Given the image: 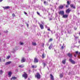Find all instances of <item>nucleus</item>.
Masks as SVG:
<instances>
[{
  "instance_id": "obj_1",
  "label": "nucleus",
  "mask_w": 80,
  "mask_h": 80,
  "mask_svg": "<svg viewBox=\"0 0 80 80\" xmlns=\"http://www.w3.org/2000/svg\"><path fill=\"white\" fill-rule=\"evenodd\" d=\"M35 77L38 78V79H40L41 78V76L39 73L38 72L35 75Z\"/></svg>"
},
{
  "instance_id": "obj_2",
  "label": "nucleus",
  "mask_w": 80,
  "mask_h": 80,
  "mask_svg": "<svg viewBox=\"0 0 80 80\" xmlns=\"http://www.w3.org/2000/svg\"><path fill=\"white\" fill-rule=\"evenodd\" d=\"M69 61L71 63H72V64H75L76 62L75 61H74L73 60H72V58H70Z\"/></svg>"
},
{
  "instance_id": "obj_3",
  "label": "nucleus",
  "mask_w": 80,
  "mask_h": 80,
  "mask_svg": "<svg viewBox=\"0 0 80 80\" xmlns=\"http://www.w3.org/2000/svg\"><path fill=\"white\" fill-rule=\"evenodd\" d=\"M24 74L22 75V77H24V78H27L28 77V75L25 72H24Z\"/></svg>"
},
{
  "instance_id": "obj_4",
  "label": "nucleus",
  "mask_w": 80,
  "mask_h": 80,
  "mask_svg": "<svg viewBox=\"0 0 80 80\" xmlns=\"http://www.w3.org/2000/svg\"><path fill=\"white\" fill-rule=\"evenodd\" d=\"M59 15H64V11H60L59 12Z\"/></svg>"
},
{
  "instance_id": "obj_5",
  "label": "nucleus",
  "mask_w": 80,
  "mask_h": 80,
  "mask_svg": "<svg viewBox=\"0 0 80 80\" xmlns=\"http://www.w3.org/2000/svg\"><path fill=\"white\" fill-rule=\"evenodd\" d=\"M34 63H38V60L37 58H35L34 60Z\"/></svg>"
},
{
  "instance_id": "obj_6",
  "label": "nucleus",
  "mask_w": 80,
  "mask_h": 80,
  "mask_svg": "<svg viewBox=\"0 0 80 80\" xmlns=\"http://www.w3.org/2000/svg\"><path fill=\"white\" fill-rule=\"evenodd\" d=\"M67 55L69 57H70V58H72V54H71L70 53H68L67 54Z\"/></svg>"
},
{
  "instance_id": "obj_7",
  "label": "nucleus",
  "mask_w": 80,
  "mask_h": 80,
  "mask_svg": "<svg viewBox=\"0 0 80 80\" xmlns=\"http://www.w3.org/2000/svg\"><path fill=\"white\" fill-rule=\"evenodd\" d=\"M50 79L51 80H54V77H53V75L52 74H51L50 75Z\"/></svg>"
},
{
  "instance_id": "obj_8",
  "label": "nucleus",
  "mask_w": 80,
  "mask_h": 80,
  "mask_svg": "<svg viewBox=\"0 0 80 80\" xmlns=\"http://www.w3.org/2000/svg\"><path fill=\"white\" fill-rule=\"evenodd\" d=\"M12 62L11 61H9L8 62H6V63L5 64V65H10V63H11Z\"/></svg>"
},
{
  "instance_id": "obj_9",
  "label": "nucleus",
  "mask_w": 80,
  "mask_h": 80,
  "mask_svg": "<svg viewBox=\"0 0 80 80\" xmlns=\"http://www.w3.org/2000/svg\"><path fill=\"white\" fill-rule=\"evenodd\" d=\"M52 47L53 45L52 44H51L50 46L49 47V50H51V49L52 48Z\"/></svg>"
},
{
  "instance_id": "obj_10",
  "label": "nucleus",
  "mask_w": 80,
  "mask_h": 80,
  "mask_svg": "<svg viewBox=\"0 0 80 80\" xmlns=\"http://www.w3.org/2000/svg\"><path fill=\"white\" fill-rule=\"evenodd\" d=\"M70 7L71 8H74V9H75L76 8L75 7V6H73V4H72L70 5Z\"/></svg>"
},
{
  "instance_id": "obj_11",
  "label": "nucleus",
  "mask_w": 80,
  "mask_h": 80,
  "mask_svg": "<svg viewBox=\"0 0 80 80\" xmlns=\"http://www.w3.org/2000/svg\"><path fill=\"white\" fill-rule=\"evenodd\" d=\"M3 8L4 10H5V9H9L10 7L9 6H6L3 7Z\"/></svg>"
},
{
  "instance_id": "obj_12",
  "label": "nucleus",
  "mask_w": 80,
  "mask_h": 80,
  "mask_svg": "<svg viewBox=\"0 0 80 80\" xmlns=\"http://www.w3.org/2000/svg\"><path fill=\"white\" fill-rule=\"evenodd\" d=\"M22 63H23V62H25V59L24 58H23L21 60Z\"/></svg>"
},
{
  "instance_id": "obj_13",
  "label": "nucleus",
  "mask_w": 80,
  "mask_h": 80,
  "mask_svg": "<svg viewBox=\"0 0 80 80\" xmlns=\"http://www.w3.org/2000/svg\"><path fill=\"white\" fill-rule=\"evenodd\" d=\"M17 79V77H15V76H14L13 77H12V78H11L10 79L11 80H16Z\"/></svg>"
},
{
  "instance_id": "obj_14",
  "label": "nucleus",
  "mask_w": 80,
  "mask_h": 80,
  "mask_svg": "<svg viewBox=\"0 0 80 80\" xmlns=\"http://www.w3.org/2000/svg\"><path fill=\"white\" fill-rule=\"evenodd\" d=\"M63 18H66L68 17V15H63L62 16Z\"/></svg>"
},
{
  "instance_id": "obj_15",
  "label": "nucleus",
  "mask_w": 80,
  "mask_h": 80,
  "mask_svg": "<svg viewBox=\"0 0 80 80\" xmlns=\"http://www.w3.org/2000/svg\"><path fill=\"white\" fill-rule=\"evenodd\" d=\"M12 73L11 72H8V75H9V77H10L12 75Z\"/></svg>"
},
{
  "instance_id": "obj_16",
  "label": "nucleus",
  "mask_w": 80,
  "mask_h": 80,
  "mask_svg": "<svg viewBox=\"0 0 80 80\" xmlns=\"http://www.w3.org/2000/svg\"><path fill=\"white\" fill-rule=\"evenodd\" d=\"M71 10H70V8H68L66 11V13H70V12Z\"/></svg>"
},
{
  "instance_id": "obj_17",
  "label": "nucleus",
  "mask_w": 80,
  "mask_h": 80,
  "mask_svg": "<svg viewBox=\"0 0 80 80\" xmlns=\"http://www.w3.org/2000/svg\"><path fill=\"white\" fill-rule=\"evenodd\" d=\"M40 27L41 29H43V25L42 24H40Z\"/></svg>"
},
{
  "instance_id": "obj_18",
  "label": "nucleus",
  "mask_w": 80,
  "mask_h": 80,
  "mask_svg": "<svg viewBox=\"0 0 80 80\" xmlns=\"http://www.w3.org/2000/svg\"><path fill=\"white\" fill-rule=\"evenodd\" d=\"M63 8V6L62 5H61L59 6V9H62Z\"/></svg>"
},
{
  "instance_id": "obj_19",
  "label": "nucleus",
  "mask_w": 80,
  "mask_h": 80,
  "mask_svg": "<svg viewBox=\"0 0 80 80\" xmlns=\"http://www.w3.org/2000/svg\"><path fill=\"white\" fill-rule=\"evenodd\" d=\"M60 77L61 78H62L63 77V74H60L59 75Z\"/></svg>"
},
{
  "instance_id": "obj_20",
  "label": "nucleus",
  "mask_w": 80,
  "mask_h": 80,
  "mask_svg": "<svg viewBox=\"0 0 80 80\" xmlns=\"http://www.w3.org/2000/svg\"><path fill=\"white\" fill-rule=\"evenodd\" d=\"M18 67H20V68H23V67H24V65H19L18 66Z\"/></svg>"
},
{
  "instance_id": "obj_21",
  "label": "nucleus",
  "mask_w": 80,
  "mask_h": 80,
  "mask_svg": "<svg viewBox=\"0 0 80 80\" xmlns=\"http://www.w3.org/2000/svg\"><path fill=\"white\" fill-rule=\"evenodd\" d=\"M76 54L78 55L79 56H80V52H78V51L76 52Z\"/></svg>"
},
{
  "instance_id": "obj_22",
  "label": "nucleus",
  "mask_w": 80,
  "mask_h": 80,
  "mask_svg": "<svg viewBox=\"0 0 80 80\" xmlns=\"http://www.w3.org/2000/svg\"><path fill=\"white\" fill-rule=\"evenodd\" d=\"M62 63L63 64H65L66 63V60H63L62 61Z\"/></svg>"
},
{
  "instance_id": "obj_23",
  "label": "nucleus",
  "mask_w": 80,
  "mask_h": 80,
  "mask_svg": "<svg viewBox=\"0 0 80 80\" xmlns=\"http://www.w3.org/2000/svg\"><path fill=\"white\" fill-rule=\"evenodd\" d=\"M32 45H34V46H35V45H37V43L36 42H32Z\"/></svg>"
},
{
  "instance_id": "obj_24",
  "label": "nucleus",
  "mask_w": 80,
  "mask_h": 80,
  "mask_svg": "<svg viewBox=\"0 0 80 80\" xmlns=\"http://www.w3.org/2000/svg\"><path fill=\"white\" fill-rule=\"evenodd\" d=\"M2 74H3V71H2V70H0V74L1 75H2Z\"/></svg>"
},
{
  "instance_id": "obj_25",
  "label": "nucleus",
  "mask_w": 80,
  "mask_h": 80,
  "mask_svg": "<svg viewBox=\"0 0 80 80\" xmlns=\"http://www.w3.org/2000/svg\"><path fill=\"white\" fill-rule=\"evenodd\" d=\"M74 36L75 37V40H77V39H78V37H76V36H75V35H74Z\"/></svg>"
},
{
  "instance_id": "obj_26",
  "label": "nucleus",
  "mask_w": 80,
  "mask_h": 80,
  "mask_svg": "<svg viewBox=\"0 0 80 80\" xmlns=\"http://www.w3.org/2000/svg\"><path fill=\"white\" fill-rule=\"evenodd\" d=\"M10 58V56H8L7 58H6V59L7 60H8V59H9V58Z\"/></svg>"
},
{
  "instance_id": "obj_27",
  "label": "nucleus",
  "mask_w": 80,
  "mask_h": 80,
  "mask_svg": "<svg viewBox=\"0 0 80 80\" xmlns=\"http://www.w3.org/2000/svg\"><path fill=\"white\" fill-rule=\"evenodd\" d=\"M42 56V58H45V56L44 55V53H43Z\"/></svg>"
},
{
  "instance_id": "obj_28",
  "label": "nucleus",
  "mask_w": 80,
  "mask_h": 80,
  "mask_svg": "<svg viewBox=\"0 0 80 80\" xmlns=\"http://www.w3.org/2000/svg\"><path fill=\"white\" fill-rule=\"evenodd\" d=\"M67 4L68 5H70V2L69 1H68L67 2Z\"/></svg>"
},
{
  "instance_id": "obj_29",
  "label": "nucleus",
  "mask_w": 80,
  "mask_h": 80,
  "mask_svg": "<svg viewBox=\"0 0 80 80\" xmlns=\"http://www.w3.org/2000/svg\"><path fill=\"white\" fill-rule=\"evenodd\" d=\"M12 17H16V16H15V14H14V13H12Z\"/></svg>"
},
{
  "instance_id": "obj_30",
  "label": "nucleus",
  "mask_w": 80,
  "mask_h": 80,
  "mask_svg": "<svg viewBox=\"0 0 80 80\" xmlns=\"http://www.w3.org/2000/svg\"><path fill=\"white\" fill-rule=\"evenodd\" d=\"M43 64L44 65V67H45V66H46V64L45 63V62H43Z\"/></svg>"
},
{
  "instance_id": "obj_31",
  "label": "nucleus",
  "mask_w": 80,
  "mask_h": 80,
  "mask_svg": "<svg viewBox=\"0 0 80 80\" xmlns=\"http://www.w3.org/2000/svg\"><path fill=\"white\" fill-rule=\"evenodd\" d=\"M53 40V39H52V38H50V39H49V42H52V41Z\"/></svg>"
},
{
  "instance_id": "obj_32",
  "label": "nucleus",
  "mask_w": 80,
  "mask_h": 80,
  "mask_svg": "<svg viewBox=\"0 0 80 80\" xmlns=\"http://www.w3.org/2000/svg\"><path fill=\"white\" fill-rule=\"evenodd\" d=\"M20 44L21 45H23V42H20Z\"/></svg>"
},
{
  "instance_id": "obj_33",
  "label": "nucleus",
  "mask_w": 80,
  "mask_h": 80,
  "mask_svg": "<svg viewBox=\"0 0 80 80\" xmlns=\"http://www.w3.org/2000/svg\"><path fill=\"white\" fill-rule=\"evenodd\" d=\"M4 32L5 33H8V31H4Z\"/></svg>"
},
{
  "instance_id": "obj_34",
  "label": "nucleus",
  "mask_w": 80,
  "mask_h": 80,
  "mask_svg": "<svg viewBox=\"0 0 80 80\" xmlns=\"http://www.w3.org/2000/svg\"><path fill=\"white\" fill-rule=\"evenodd\" d=\"M64 48L63 47V46H62L61 47V49H62V50H63V49Z\"/></svg>"
},
{
  "instance_id": "obj_35",
  "label": "nucleus",
  "mask_w": 80,
  "mask_h": 80,
  "mask_svg": "<svg viewBox=\"0 0 80 80\" xmlns=\"http://www.w3.org/2000/svg\"><path fill=\"white\" fill-rule=\"evenodd\" d=\"M37 13L38 15H40V13L38 12H37Z\"/></svg>"
},
{
  "instance_id": "obj_36",
  "label": "nucleus",
  "mask_w": 80,
  "mask_h": 80,
  "mask_svg": "<svg viewBox=\"0 0 80 80\" xmlns=\"http://www.w3.org/2000/svg\"><path fill=\"white\" fill-rule=\"evenodd\" d=\"M26 25L28 27V24H27L26 23Z\"/></svg>"
},
{
  "instance_id": "obj_37",
  "label": "nucleus",
  "mask_w": 80,
  "mask_h": 80,
  "mask_svg": "<svg viewBox=\"0 0 80 80\" xmlns=\"http://www.w3.org/2000/svg\"><path fill=\"white\" fill-rule=\"evenodd\" d=\"M66 8H68V5H66Z\"/></svg>"
},
{
  "instance_id": "obj_38",
  "label": "nucleus",
  "mask_w": 80,
  "mask_h": 80,
  "mask_svg": "<svg viewBox=\"0 0 80 80\" xmlns=\"http://www.w3.org/2000/svg\"><path fill=\"white\" fill-rule=\"evenodd\" d=\"M24 14H25V15H27V13H26V12H24Z\"/></svg>"
},
{
  "instance_id": "obj_39",
  "label": "nucleus",
  "mask_w": 80,
  "mask_h": 80,
  "mask_svg": "<svg viewBox=\"0 0 80 80\" xmlns=\"http://www.w3.org/2000/svg\"><path fill=\"white\" fill-rule=\"evenodd\" d=\"M74 29L75 30H77V28H74Z\"/></svg>"
},
{
  "instance_id": "obj_40",
  "label": "nucleus",
  "mask_w": 80,
  "mask_h": 80,
  "mask_svg": "<svg viewBox=\"0 0 80 80\" xmlns=\"http://www.w3.org/2000/svg\"><path fill=\"white\" fill-rule=\"evenodd\" d=\"M32 68H34V65H32Z\"/></svg>"
},
{
  "instance_id": "obj_41",
  "label": "nucleus",
  "mask_w": 80,
  "mask_h": 80,
  "mask_svg": "<svg viewBox=\"0 0 80 80\" xmlns=\"http://www.w3.org/2000/svg\"><path fill=\"white\" fill-rule=\"evenodd\" d=\"M52 20V18L49 19V20Z\"/></svg>"
},
{
  "instance_id": "obj_42",
  "label": "nucleus",
  "mask_w": 80,
  "mask_h": 80,
  "mask_svg": "<svg viewBox=\"0 0 80 80\" xmlns=\"http://www.w3.org/2000/svg\"><path fill=\"white\" fill-rule=\"evenodd\" d=\"M44 3L45 4V3H46V2L44 1Z\"/></svg>"
},
{
  "instance_id": "obj_43",
  "label": "nucleus",
  "mask_w": 80,
  "mask_h": 80,
  "mask_svg": "<svg viewBox=\"0 0 80 80\" xmlns=\"http://www.w3.org/2000/svg\"><path fill=\"white\" fill-rule=\"evenodd\" d=\"M48 30L49 31H50V29H48Z\"/></svg>"
},
{
  "instance_id": "obj_44",
  "label": "nucleus",
  "mask_w": 80,
  "mask_h": 80,
  "mask_svg": "<svg viewBox=\"0 0 80 80\" xmlns=\"http://www.w3.org/2000/svg\"><path fill=\"white\" fill-rule=\"evenodd\" d=\"M2 1H3V0H0V2H2Z\"/></svg>"
},
{
  "instance_id": "obj_45",
  "label": "nucleus",
  "mask_w": 80,
  "mask_h": 80,
  "mask_svg": "<svg viewBox=\"0 0 80 80\" xmlns=\"http://www.w3.org/2000/svg\"><path fill=\"white\" fill-rule=\"evenodd\" d=\"M74 57H77V54L76 55H74Z\"/></svg>"
},
{
  "instance_id": "obj_46",
  "label": "nucleus",
  "mask_w": 80,
  "mask_h": 80,
  "mask_svg": "<svg viewBox=\"0 0 80 80\" xmlns=\"http://www.w3.org/2000/svg\"><path fill=\"white\" fill-rule=\"evenodd\" d=\"M30 70H28V72H30Z\"/></svg>"
},
{
  "instance_id": "obj_47",
  "label": "nucleus",
  "mask_w": 80,
  "mask_h": 80,
  "mask_svg": "<svg viewBox=\"0 0 80 80\" xmlns=\"http://www.w3.org/2000/svg\"><path fill=\"white\" fill-rule=\"evenodd\" d=\"M35 68H37V66H35Z\"/></svg>"
},
{
  "instance_id": "obj_48",
  "label": "nucleus",
  "mask_w": 80,
  "mask_h": 80,
  "mask_svg": "<svg viewBox=\"0 0 80 80\" xmlns=\"http://www.w3.org/2000/svg\"><path fill=\"white\" fill-rule=\"evenodd\" d=\"M0 62H1V58H0Z\"/></svg>"
},
{
  "instance_id": "obj_49",
  "label": "nucleus",
  "mask_w": 80,
  "mask_h": 80,
  "mask_svg": "<svg viewBox=\"0 0 80 80\" xmlns=\"http://www.w3.org/2000/svg\"><path fill=\"white\" fill-rule=\"evenodd\" d=\"M43 46H43H44V44L43 43V46Z\"/></svg>"
},
{
  "instance_id": "obj_50",
  "label": "nucleus",
  "mask_w": 80,
  "mask_h": 80,
  "mask_svg": "<svg viewBox=\"0 0 80 80\" xmlns=\"http://www.w3.org/2000/svg\"><path fill=\"white\" fill-rule=\"evenodd\" d=\"M42 23L43 25V22H42Z\"/></svg>"
},
{
  "instance_id": "obj_51",
  "label": "nucleus",
  "mask_w": 80,
  "mask_h": 80,
  "mask_svg": "<svg viewBox=\"0 0 80 80\" xmlns=\"http://www.w3.org/2000/svg\"><path fill=\"white\" fill-rule=\"evenodd\" d=\"M79 43H80V40L79 41Z\"/></svg>"
},
{
  "instance_id": "obj_52",
  "label": "nucleus",
  "mask_w": 80,
  "mask_h": 80,
  "mask_svg": "<svg viewBox=\"0 0 80 80\" xmlns=\"http://www.w3.org/2000/svg\"><path fill=\"white\" fill-rule=\"evenodd\" d=\"M39 25H41V24H40L39 23Z\"/></svg>"
},
{
  "instance_id": "obj_53",
  "label": "nucleus",
  "mask_w": 80,
  "mask_h": 80,
  "mask_svg": "<svg viewBox=\"0 0 80 80\" xmlns=\"http://www.w3.org/2000/svg\"><path fill=\"white\" fill-rule=\"evenodd\" d=\"M79 34L80 35V32L79 33Z\"/></svg>"
},
{
  "instance_id": "obj_54",
  "label": "nucleus",
  "mask_w": 80,
  "mask_h": 80,
  "mask_svg": "<svg viewBox=\"0 0 80 80\" xmlns=\"http://www.w3.org/2000/svg\"><path fill=\"white\" fill-rule=\"evenodd\" d=\"M51 32H52V31H51Z\"/></svg>"
},
{
  "instance_id": "obj_55",
  "label": "nucleus",
  "mask_w": 80,
  "mask_h": 80,
  "mask_svg": "<svg viewBox=\"0 0 80 80\" xmlns=\"http://www.w3.org/2000/svg\"><path fill=\"white\" fill-rule=\"evenodd\" d=\"M3 61H4V62H5V60H4Z\"/></svg>"
},
{
  "instance_id": "obj_56",
  "label": "nucleus",
  "mask_w": 80,
  "mask_h": 80,
  "mask_svg": "<svg viewBox=\"0 0 80 80\" xmlns=\"http://www.w3.org/2000/svg\"><path fill=\"white\" fill-rule=\"evenodd\" d=\"M56 4L57 5V3H56Z\"/></svg>"
}]
</instances>
